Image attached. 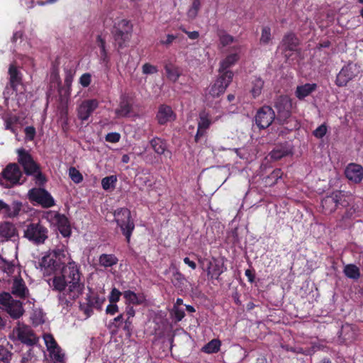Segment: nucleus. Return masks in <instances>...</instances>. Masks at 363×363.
<instances>
[{"instance_id": "4", "label": "nucleus", "mask_w": 363, "mask_h": 363, "mask_svg": "<svg viewBox=\"0 0 363 363\" xmlns=\"http://www.w3.org/2000/svg\"><path fill=\"white\" fill-rule=\"evenodd\" d=\"M113 216L115 222L125 237L127 242L129 243L135 229V223L131 217L130 211L127 208H119L114 211Z\"/></svg>"}, {"instance_id": "7", "label": "nucleus", "mask_w": 363, "mask_h": 363, "mask_svg": "<svg viewBox=\"0 0 363 363\" xmlns=\"http://www.w3.org/2000/svg\"><path fill=\"white\" fill-rule=\"evenodd\" d=\"M60 257H65L63 250L57 249L46 253L40 260L39 267L44 274L50 275L54 273L60 261Z\"/></svg>"}, {"instance_id": "47", "label": "nucleus", "mask_w": 363, "mask_h": 363, "mask_svg": "<svg viewBox=\"0 0 363 363\" xmlns=\"http://www.w3.org/2000/svg\"><path fill=\"white\" fill-rule=\"evenodd\" d=\"M184 280V276L181 272L176 270V272L173 274V277L172 279V282L173 283V284L174 286L182 284Z\"/></svg>"}, {"instance_id": "16", "label": "nucleus", "mask_w": 363, "mask_h": 363, "mask_svg": "<svg viewBox=\"0 0 363 363\" xmlns=\"http://www.w3.org/2000/svg\"><path fill=\"white\" fill-rule=\"evenodd\" d=\"M355 67L351 64L344 66L336 77V85L340 87L345 86L350 81L353 79L356 76Z\"/></svg>"}, {"instance_id": "8", "label": "nucleus", "mask_w": 363, "mask_h": 363, "mask_svg": "<svg viewBox=\"0 0 363 363\" xmlns=\"http://www.w3.org/2000/svg\"><path fill=\"white\" fill-rule=\"evenodd\" d=\"M233 78V72H225L219 74L218 78L215 83L206 91L205 97L206 100H210L220 96L223 94Z\"/></svg>"}, {"instance_id": "61", "label": "nucleus", "mask_w": 363, "mask_h": 363, "mask_svg": "<svg viewBox=\"0 0 363 363\" xmlns=\"http://www.w3.org/2000/svg\"><path fill=\"white\" fill-rule=\"evenodd\" d=\"M73 80V74L71 71H67L66 72V76L65 78V84L67 86H70Z\"/></svg>"}, {"instance_id": "36", "label": "nucleus", "mask_w": 363, "mask_h": 363, "mask_svg": "<svg viewBox=\"0 0 363 363\" xmlns=\"http://www.w3.org/2000/svg\"><path fill=\"white\" fill-rule=\"evenodd\" d=\"M50 353V357L54 363H63L64 354L59 345L48 350Z\"/></svg>"}, {"instance_id": "50", "label": "nucleus", "mask_w": 363, "mask_h": 363, "mask_svg": "<svg viewBox=\"0 0 363 363\" xmlns=\"http://www.w3.org/2000/svg\"><path fill=\"white\" fill-rule=\"evenodd\" d=\"M143 72L145 74H155L157 72V68L149 63H145L143 65Z\"/></svg>"}, {"instance_id": "22", "label": "nucleus", "mask_w": 363, "mask_h": 363, "mask_svg": "<svg viewBox=\"0 0 363 363\" xmlns=\"http://www.w3.org/2000/svg\"><path fill=\"white\" fill-rule=\"evenodd\" d=\"M156 117L158 123L160 125H164L168 122L174 121L176 118V114L170 106L162 105L159 107Z\"/></svg>"}, {"instance_id": "28", "label": "nucleus", "mask_w": 363, "mask_h": 363, "mask_svg": "<svg viewBox=\"0 0 363 363\" xmlns=\"http://www.w3.org/2000/svg\"><path fill=\"white\" fill-rule=\"evenodd\" d=\"M16 235V229L13 224L6 222L0 225V235L6 239H10Z\"/></svg>"}, {"instance_id": "3", "label": "nucleus", "mask_w": 363, "mask_h": 363, "mask_svg": "<svg viewBox=\"0 0 363 363\" xmlns=\"http://www.w3.org/2000/svg\"><path fill=\"white\" fill-rule=\"evenodd\" d=\"M133 32V25L125 18H117L113 25L112 35L115 43L119 48H123L127 45L130 41Z\"/></svg>"}, {"instance_id": "15", "label": "nucleus", "mask_w": 363, "mask_h": 363, "mask_svg": "<svg viewBox=\"0 0 363 363\" xmlns=\"http://www.w3.org/2000/svg\"><path fill=\"white\" fill-rule=\"evenodd\" d=\"M99 101L96 99H87L83 101L77 108L78 118L82 121H86L92 113L98 108Z\"/></svg>"}, {"instance_id": "51", "label": "nucleus", "mask_w": 363, "mask_h": 363, "mask_svg": "<svg viewBox=\"0 0 363 363\" xmlns=\"http://www.w3.org/2000/svg\"><path fill=\"white\" fill-rule=\"evenodd\" d=\"M26 138L30 141L33 140L35 135V128L33 126H27L24 130Z\"/></svg>"}, {"instance_id": "34", "label": "nucleus", "mask_w": 363, "mask_h": 363, "mask_svg": "<svg viewBox=\"0 0 363 363\" xmlns=\"http://www.w3.org/2000/svg\"><path fill=\"white\" fill-rule=\"evenodd\" d=\"M221 342L218 339H213L202 347V351L206 354L218 352L220 350Z\"/></svg>"}, {"instance_id": "10", "label": "nucleus", "mask_w": 363, "mask_h": 363, "mask_svg": "<svg viewBox=\"0 0 363 363\" xmlns=\"http://www.w3.org/2000/svg\"><path fill=\"white\" fill-rule=\"evenodd\" d=\"M28 197L31 201L36 202L44 208H50L55 205V201L50 194L44 189L34 188L28 191Z\"/></svg>"}, {"instance_id": "49", "label": "nucleus", "mask_w": 363, "mask_h": 363, "mask_svg": "<svg viewBox=\"0 0 363 363\" xmlns=\"http://www.w3.org/2000/svg\"><path fill=\"white\" fill-rule=\"evenodd\" d=\"M326 125L325 124H322L313 131V135L317 138H322L326 134Z\"/></svg>"}, {"instance_id": "43", "label": "nucleus", "mask_w": 363, "mask_h": 363, "mask_svg": "<svg viewBox=\"0 0 363 363\" xmlns=\"http://www.w3.org/2000/svg\"><path fill=\"white\" fill-rule=\"evenodd\" d=\"M201 7V3L199 0H194L192 3L191 8L188 11V16L191 18H194L198 14V12Z\"/></svg>"}, {"instance_id": "54", "label": "nucleus", "mask_w": 363, "mask_h": 363, "mask_svg": "<svg viewBox=\"0 0 363 363\" xmlns=\"http://www.w3.org/2000/svg\"><path fill=\"white\" fill-rule=\"evenodd\" d=\"M121 138L120 134L117 133H110L106 136V140L110 143H117Z\"/></svg>"}, {"instance_id": "62", "label": "nucleus", "mask_w": 363, "mask_h": 363, "mask_svg": "<svg viewBox=\"0 0 363 363\" xmlns=\"http://www.w3.org/2000/svg\"><path fill=\"white\" fill-rule=\"evenodd\" d=\"M177 38V36L171 34H168L167 35V39L165 40L161 41V43L163 45H170L175 39Z\"/></svg>"}, {"instance_id": "42", "label": "nucleus", "mask_w": 363, "mask_h": 363, "mask_svg": "<svg viewBox=\"0 0 363 363\" xmlns=\"http://www.w3.org/2000/svg\"><path fill=\"white\" fill-rule=\"evenodd\" d=\"M69 176L76 184H79L83 180L82 174L75 167H70L69 169Z\"/></svg>"}, {"instance_id": "25", "label": "nucleus", "mask_w": 363, "mask_h": 363, "mask_svg": "<svg viewBox=\"0 0 363 363\" xmlns=\"http://www.w3.org/2000/svg\"><path fill=\"white\" fill-rule=\"evenodd\" d=\"M240 59L238 53H232L228 55L224 60L220 61V67L218 69L219 74H223L225 72H231L228 69L234 65Z\"/></svg>"}, {"instance_id": "2", "label": "nucleus", "mask_w": 363, "mask_h": 363, "mask_svg": "<svg viewBox=\"0 0 363 363\" xmlns=\"http://www.w3.org/2000/svg\"><path fill=\"white\" fill-rule=\"evenodd\" d=\"M18 162L23 167L24 172L27 175L34 177L35 182L38 185H43L47 179L45 176L41 172L38 164H37L28 151L23 148L17 150Z\"/></svg>"}, {"instance_id": "11", "label": "nucleus", "mask_w": 363, "mask_h": 363, "mask_svg": "<svg viewBox=\"0 0 363 363\" xmlns=\"http://www.w3.org/2000/svg\"><path fill=\"white\" fill-rule=\"evenodd\" d=\"M274 106L277 111V120L284 123L291 116L292 103L286 96H280L276 100Z\"/></svg>"}, {"instance_id": "31", "label": "nucleus", "mask_w": 363, "mask_h": 363, "mask_svg": "<svg viewBox=\"0 0 363 363\" xmlns=\"http://www.w3.org/2000/svg\"><path fill=\"white\" fill-rule=\"evenodd\" d=\"M118 258L112 254H102L99 259V264L104 267H111L117 264Z\"/></svg>"}, {"instance_id": "56", "label": "nucleus", "mask_w": 363, "mask_h": 363, "mask_svg": "<svg viewBox=\"0 0 363 363\" xmlns=\"http://www.w3.org/2000/svg\"><path fill=\"white\" fill-rule=\"evenodd\" d=\"M11 357L10 352L3 346H0V361L5 362Z\"/></svg>"}, {"instance_id": "40", "label": "nucleus", "mask_w": 363, "mask_h": 363, "mask_svg": "<svg viewBox=\"0 0 363 363\" xmlns=\"http://www.w3.org/2000/svg\"><path fill=\"white\" fill-rule=\"evenodd\" d=\"M86 301L91 306L100 310L105 301V298L100 297L98 295H90L87 297Z\"/></svg>"}, {"instance_id": "45", "label": "nucleus", "mask_w": 363, "mask_h": 363, "mask_svg": "<svg viewBox=\"0 0 363 363\" xmlns=\"http://www.w3.org/2000/svg\"><path fill=\"white\" fill-rule=\"evenodd\" d=\"M43 339L45 340V343L48 350L58 345L55 338L51 334H45L43 336Z\"/></svg>"}, {"instance_id": "58", "label": "nucleus", "mask_w": 363, "mask_h": 363, "mask_svg": "<svg viewBox=\"0 0 363 363\" xmlns=\"http://www.w3.org/2000/svg\"><path fill=\"white\" fill-rule=\"evenodd\" d=\"M118 311V307L116 304V303H111L106 307V313L110 314V315H114Z\"/></svg>"}, {"instance_id": "48", "label": "nucleus", "mask_w": 363, "mask_h": 363, "mask_svg": "<svg viewBox=\"0 0 363 363\" xmlns=\"http://www.w3.org/2000/svg\"><path fill=\"white\" fill-rule=\"evenodd\" d=\"M97 42L99 43V46L101 48V55L103 60L105 61L107 58V52L105 46V40L101 38V35L97 36Z\"/></svg>"}, {"instance_id": "63", "label": "nucleus", "mask_w": 363, "mask_h": 363, "mask_svg": "<svg viewBox=\"0 0 363 363\" xmlns=\"http://www.w3.org/2000/svg\"><path fill=\"white\" fill-rule=\"evenodd\" d=\"M123 316V314H120L113 319V322L116 323V327L119 328L121 326V323L124 320Z\"/></svg>"}, {"instance_id": "38", "label": "nucleus", "mask_w": 363, "mask_h": 363, "mask_svg": "<svg viewBox=\"0 0 363 363\" xmlns=\"http://www.w3.org/2000/svg\"><path fill=\"white\" fill-rule=\"evenodd\" d=\"M117 182V177L116 175H111L106 177L101 180L102 188L106 190L114 189Z\"/></svg>"}, {"instance_id": "13", "label": "nucleus", "mask_w": 363, "mask_h": 363, "mask_svg": "<svg viewBox=\"0 0 363 363\" xmlns=\"http://www.w3.org/2000/svg\"><path fill=\"white\" fill-rule=\"evenodd\" d=\"M275 119V113L272 107L264 106L259 108L255 116V123L259 128H267Z\"/></svg>"}, {"instance_id": "30", "label": "nucleus", "mask_w": 363, "mask_h": 363, "mask_svg": "<svg viewBox=\"0 0 363 363\" xmlns=\"http://www.w3.org/2000/svg\"><path fill=\"white\" fill-rule=\"evenodd\" d=\"M150 145L158 155H162L167 150L166 141L158 137H155L150 140Z\"/></svg>"}, {"instance_id": "1", "label": "nucleus", "mask_w": 363, "mask_h": 363, "mask_svg": "<svg viewBox=\"0 0 363 363\" xmlns=\"http://www.w3.org/2000/svg\"><path fill=\"white\" fill-rule=\"evenodd\" d=\"M48 284L53 291L58 292L60 303L65 306L78 298L85 289L80 266L71 259L62 267L60 274L48 280Z\"/></svg>"}, {"instance_id": "37", "label": "nucleus", "mask_w": 363, "mask_h": 363, "mask_svg": "<svg viewBox=\"0 0 363 363\" xmlns=\"http://www.w3.org/2000/svg\"><path fill=\"white\" fill-rule=\"evenodd\" d=\"M164 69L167 78L173 82H177L181 75L179 69L172 65H167Z\"/></svg>"}, {"instance_id": "23", "label": "nucleus", "mask_w": 363, "mask_h": 363, "mask_svg": "<svg viewBox=\"0 0 363 363\" xmlns=\"http://www.w3.org/2000/svg\"><path fill=\"white\" fill-rule=\"evenodd\" d=\"M357 336L356 328L354 325L345 323L342 325L339 332V338L343 342L348 343L354 341Z\"/></svg>"}, {"instance_id": "14", "label": "nucleus", "mask_w": 363, "mask_h": 363, "mask_svg": "<svg viewBox=\"0 0 363 363\" xmlns=\"http://www.w3.org/2000/svg\"><path fill=\"white\" fill-rule=\"evenodd\" d=\"M1 308L5 310L14 319L19 318L24 311L21 302L13 299L10 294L9 298L2 303Z\"/></svg>"}, {"instance_id": "60", "label": "nucleus", "mask_w": 363, "mask_h": 363, "mask_svg": "<svg viewBox=\"0 0 363 363\" xmlns=\"http://www.w3.org/2000/svg\"><path fill=\"white\" fill-rule=\"evenodd\" d=\"M181 30L185 33L190 39L196 40L199 37L198 31H187L185 28H181Z\"/></svg>"}, {"instance_id": "41", "label": "nucleus", "mask_w": 363, "mask_h": 363, "mask_svg": "<svg viewBox=\"0 0 363 363\" xmlns=\"http://www.w3.org/2000/svg\"><path fill=\"white\" fill-rule=\"evenodd\" d=\"M289 153L290 150L289 149L283 147H277L270 152V156L272 159L278 160Z\"/></svg>"}, {"instance_id": "59", "label": "nucleus", "mask_w": 363, "mask_h": 363, "mask_svg": "<svg viewBox=\"0 0 363 363\" xmlns=\"http://www.w3.org/2000/svg\"><path fill=\"white\" fill-rule=\"evenodd\" d=\"M17 91H13L12 88L8 84L4 91V96L6 99H9L14 93H16Z\"/></svg>"}, {"instance_id": "44", "label": "nucleus", "mask_w": 363, "mask_h": 363, "mask_svg": "<svg viewBox=\"0 0 363 363\" xmlns=\"http://www.w3.org/2000/svg\"><path fill=\"white\" fill-rule=\"evenodd\" d=\"M271 29L266 26L262 30V34L260 37V43L262 44H267L271 40Z\"/></svg>"}, {"instance_id": "9", "label": "nucleus", "mask_w": 363, "mask_h": 363, "mask_svg": "<svg viewBox=\"0 0 363 363\" xmlns=\"http://www.w3.org/2000/svg\"><path fill=\"white\" fill-rule=\"evenodd\" d=\"M12 335L28 346L34 345L38 342V338L32 330L23 324L18 323V325L13 329Z\"/></svg>"}, {"instance_id": "21", "label": "nucleus", "mask_w": 363, "mask_h": 363, "mask_svg": "<svg viewBox=\"0 0 363 363\" xmlns=\"http://www.w3.org/2000/svg\"><path fill=\"white\" fill-rule=\"evenodd\" d=\"M346 177L354 183H359L363 179V167L357 164H350L345 169Z\"/></svg>"}, {"instance_id": "32", "label": "nucleus", "mask_w": 363, "mask_h": 363, "mask_svg": "<svg viewBox=\"0 0 363 363\" xmlns=\"http://www.w3.org/2000/svg\"><path fill=\"white\" fill-rule=\"evenodd\" d=\"M343 272L345 275L352 279L357 280L360 277L359 269L353 264H349L345 266Z\"/></svg>"}, {"instance_id": "53", "label": "nucleus", "mask_w": 363, "mask_h": 363, "mask_svg": "<svg viewBox=\"0 0 363 363\" xmlns=\"http://www.w3.org/2000/svg\"><path fill=\"white\" fill-rule=\"evenodd\" d=\"M173 313L177 321H180L184 317L185 313L183 309L179 308L177 306H174Z\"/></svg>"}, {"instance_id": "39", "label": "nucleus", "mask_w": 363, "mask_h": 363, "mask_svg": "<svg viewBox=\"0 0 363 363\" xmlns=\"http://www.w3.org/2000/svg\"><path fill=\"white\" fill-rule=\"evenodd\" d=\"M123 297L127 301L133 304H140L143 302V298L138 296L135 293L131 291H125L123 293Z\"/></svg>"}, {"instance_id": "52", "label": "nucleus", "mask_w": 363, "mask_h": 363, "mask_svg": "<svg viewBox=\"0 0 363 363\" xmlns=\"http://www.w3.org/2000/svg\"><path fill=\"white\" fill-rule=\"evenodd\" d=\"M121 292L116 288H113L109 296V301L111 303H116L119 301Z\"/></svg>"}, {"instance_id": "64", "label": "nucleus", "mask_w": 363, "mask_h": 363, "mask_svg": "<svg viewBox=\"0 0 363 363\" xmlns=\"http://www.w3.org/2000/svg\"><path fill=\"white\" fill-rule=\"evenodd\" d=\"M135 310L132 306H128L126 308L125 315L128 318H131L135 315Z\"/></svg>"}, {"instance_id": "55", "label": "nucleus", "mask_w": 363, "mask_h": 363, "mask_svg": "<svg viewBox=\"0 0 363 363\" xmlns=\"http://www.w3.org/2000/svg\"><path fill=\"white\" fill-rule=\"evenodd\" d=\"M79 82L84 87L88 86L91 83V75L88 73L82 74Z\"/></svg>"}, {"instance_id": "20", "label": "nucleus", "mask_w": 363, "mask_h": 363, "mask_svg": "<svg viewBox=\"0 0 363 363\" xmlns=\"http://www.w3.org/2000/svg\"><path fill=\"white\" fill-rule=\"evenodd\" d=\"M9 84L12 88L13 91H18V86L23 84V74L17 67L11 64L9 66L8 71Z\"/></svg>"}, {"instance_id": "17", "label": "nucleus", "mask_w": 363, "mask_h": 363, "mask_svg": "<svg viewBox=\"0 0 363 363\" xmlns=\"http://www.w3.org/2000/svg\"><path fill=\"white\" fill-rule=\"evenodd\" d=\"M341 199L342 194L340 191L333 192L330 195L323 199L321 201V206L324 213L328 214L334 212Z\"/></svg>"}, {"instance_id": "26", "label": "nucleus", "mask_w": 363, "mask_h": 363, "mask_svg": "<svg viewBox=\"0 0 363 363\" xmlns=\"http://www.w3.org/2000/svg\"><path fill=\"white\" fill-rule=\"evenodd\" d=\"M298 45V40L294 33L285 35L281 41V45L284 51H294Z\"/></svg>"}, {"instance_id": "35", "label": "nucleus", "mask_w": 363, "mask_h": 363, "mask_svg": "<svg viewBox=\"0 0 363 363\" xmlns=\"http://www.w3.org/2000/svg\"><path fill=\"white\" fill-rule=\"evenodd\" d=\"M218 37L222 47H225L235 41V38L223 30L218 31Z\"/></svg>"}, {"instance_id": "57", "label": "nucleus", "mask_w": 363, "mask_h": 363, "mask_svg": "<svg viewBox=\"0 0 363 363\" xmlns=\"http://www.w3.org/2000/svg\"><path fill=\"white\" fill-rule=\"evenodd\" d=\"M81 310L86 315V316H90L93 313V307L89 304L87 302L86 304L80 306Z\"/></svg>"}, {"instance_id": "18", "label": "nucleus", "mask_w": 363, "mask_h": 363, "mask_svg": "<svg viewBox=\"0 0 363 363\" xmlns=\"http://www.w3.org/2000/svg\"><path fill=\"white\" fill-rule=\"evenodd\" d=\"M2 175L6 181L12 184H16L18 183L22 172L17 164L12 163L6 166L2 172Z\"/></svg>"}, {"instance_id": "19", "label": "nucleus", "mask_w": 363, "mask_h": 363, "mask_svg": "<svg viewBox=\"0 0 363 363\" xmlns=\"http://www.w3.org/2000/svg\"><path fill=\"white\" fill-rule=\"evenodd\" d=\"M211 124V116L206 111H202L199 113V118L198 122V129L195 135V141L199 142L202 137L206 135V130Z\"/></svg>"}, {"instance_id": "5", "label": "nucleus", "mask_w": 363, "mask_h": 363, "mask_svg": "<svg viewBox=\"0 0 363 363\" xmlns=\"http://www.w3.org/2000/svg\"><path fill=\"white\" fill-rule=\"evenodd\" d=\"M113 216L115 222L125 237L127 242L129 243L135 229V223L131 217L130 211L127 208H119L114 211Z\"/></svg>"}, {"instance_id": "24", "label": "nucleus", "mask_w": 363, "mask_h": 363, "mask_svg": "<svg viewBox=\"0 0 363 363\" xmlns=\"http://www.w3.org/2000/svg\"><path fill=\"white\" fill-rule=\"evenodd\" d=\"M12 294L19 298H26L28 295V289L25 281L21 277H15L11 287Z\"/></svg>"}, {"instance_id": "29", "label": "nucleus", "mask_w": 363, "mask_h": 363, "mask_svg": "<svg viewBox=\"0 0 363 363\" xmlns=\"http://www.w3.org/2000/svg\"><path fill=\"white\" fill-rule=\"evenodd\" d=\"M132 111V106L127 100L121 101L115 113L117 118L128 117Z\"/></svg>"}, {"instance_id": "46", "label": "nucleus", "mask_w": 363, "mask_h": 363, "mask_svg": "<svg viewBox=\"0 0 363 363\" xmlns=\"http://www.w3.org/2000/svg\"><path fill=\"white\" fill-rule=\"evenodd\" d=\"M211 262L209 263V267L208 269V274L211 276L212 279H218L220 275L223 272L218 264H215L212 271L210 270V266Z\"/></svg>"}, {"instance_id": "12", "label": "nucleus", "mask_w": 363, "mask_h": 363, "mask_svg": "<svg viewBox=\"0 0 363 363\" xmlns=\"http://www.w3.org/2000/svg\"><path fill=\"white\" fill-rule=\"evenodd\" d=\"M47 218L57 225L60 233L65 237H69L71 235V227L68 218L63 214L57 211H48Z\"/></svg>"}, {"instance_id": "6", "label": "nucleus", "mask_w": 363, "mask_h": 363, "mask_svg": "<svg viewBox=\"0 0 363 363\" xmlns=\"http://www.w3.org/2000/svg\"><path fill=\"white\" fill-rule=\"evenodd\" d=\"M49 230L41 222L30 223L26 225L23 236L31 243L40 245L48 238Z\"/></svg>"}, {"instance_id": "33", "label": "nucleus", "mask_w": 363, "mask_h": 363, "mask_svg": "<svg viewBox=\"0 0 363 363\" xmlns=\"http://www.w3.org/2000/svg\"><path fill=\"white\" fill-rule=\"evenodd\" d=\"M264 81L260 77H255L252 79L251 82V89L250 93L252 94L253 98L258 97L261 93L264 86Z\"/></svg>"}, {"instance_id": "27", "label": "nucleus", "mask_w": 363, "mask_h": 363, "mask_svg": "<svg viewBox=\"0 0 363 363\" xmlns=\"http://www.w3.org/2000/svg\"><path fill=\"white\" fill-rule=\"evenodd\" d=\"M316 88V84L307 83L303 85H300L296 87L295 95L298 99L302 100L313 92Z\"/></svg>"}]
</instances>
